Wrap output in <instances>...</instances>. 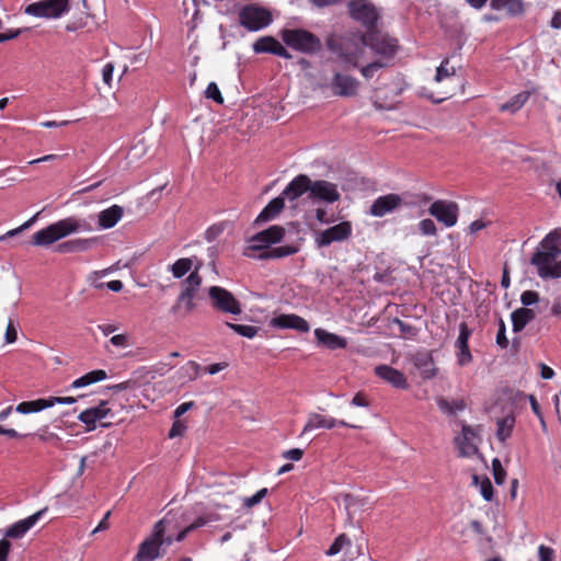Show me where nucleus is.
Masks as SVG:
<instances>
[{"label": "nucleus", "mask_w": 561, "mask_h": 561, "mask_svg": "<svg viewBox=\"0 0 561 561\" xmlns=\"http://www.w3.org/2000/svg\"><path fill=\"white\" fill-rule=\"evenodd\" d=\"M536 318L534 310L529 308H518L511 314L512 325L514 332H520L525 327Z\"/></svg>", "instance_id": "obj_31"}, {"label": "nucleus", "mask_w": 561, "mask_h": 561, "mask_svg": "<svg viewBox=\"0 0 561 561\" xmlns=\"http://www.w3.org/2000/svg\"><path fill=\"white\" fill-rule=\"evenodd\" d=\"M273 21L272 13L256 4H248L239 11V23L250 32L267 27Z\"/></svg>", "instance_id": "obj_7"}, {"label": "nucleus", "mask_w": 561, "mask_h": 561, "mask_svg": "<svg viewBox=\"0 0 561 561\" xmlns=\"http://www.w3.org/2000/svg\"><path fill=\"white\" fill-rule=\"evenodd\" d=\"M111 413L112 411L107 408V402L102 401L98 407L82 411L78 420L87 425L88 431H92L95 428L98 421L107 417Z\"/></svg>", "instance_id": "obj_22"}, {"label": "nucleus", "mask_w": 561, "mask_h": 561, "mask_svg": "<svg viewBox=\"0 0 561 561\" xmlns=\"http://www.w3.org/2000/svg\"><path fill=\"white\" fill-rule=\"evenodd\" d=\"M539 301V294L534 290H525L520 295V302L526 307L531 306Z\"/></svg>", "instance_id": "obj_52"}, {"label": "nucleus", "mask_w": 561, "mask_h": 561, "mask_svg": "<svg viewBox=\"0 0 561 561\" xmlns=\"http://www.w3.org/2000/svg\"><path fill=\"white\" fill-rule=\"evenodd\" d=\"M471 335V330L467 325L466 322H461L459 324V335L456 341V347L458 348V364L460 366H465L469 364L472 359V355L469 350L468 341Z\"/></svg>", "instance_id": "obj_23"}, {"label": "nucleus", "mask_w": 561, "mask_h": 561, "mask_svg": "<svg viewBox=\"0 0 561 561\" xmlns=\"http://www.w3.org/2000/svg\"><path fill=\"white\" fill-rule=\"evenodd\" d=\"M11 542L7 539L0 540V561H8Z\"/></svg>", "instance_id": "obj_62"}, {"label": "nucleus", "mask_w": 561, "mask_h": 561, "mask_svg": "<svg viewBox=\"0 0 561 561\" xmlns=\"http://www.w3.org/2000/svg\"><path fill=\"white\" fill-rule=\"evenodd\" d=\"M226 324L231 330H233L237 334L248 337V339H253L260 330V328L254 327V325L236 324V323H231V322H226Z\"/></svg>", "instance_id": "obj_41"}, {"label": "nucleus", "mask_w": 561, "mask_h": 561, "mask_svg": "<svg viewBox=\"0 0 561 561\" xmlns=\"http://www.w3.org/2000/svg\"><path fill=\"white\" fill-rule=\"evenodd\" d=\"M45 512L46 508L41 510L33 515L14 523L7 529L5 536L9 538L23 537L39 520Z\"/></svg>", "instance_id": "obj_26"}, {"label": "nucleus", "mask_w": 561, "mask_h": 561, "mask_svg": "<svg viewBox=\"0 0 561 561\" xmlns=\"http://www.w3.org/2000/svg\"><path fill=\"white\" fill-rule=\"evenodd\" d=\"M304 456V450L300 448H293L283 453V458L299 461Z\"/></svg>", "instance_id": "obj_58"}, {"label": "nucleus", "mask_w": 561, "mask_h": 561, "mask_svg": "<svg viewBox=\"0 0 561 561\" xmlns=\"http://www.w3.org/2000/svg\"><path fill=\"white\" fill-rule=\"evenodd\" d=\"M402 197L398 194L390 193L379 196L370 206L369 214L374 217H383L398 209L402 205Z\"/></svg>", "instance_id": "obj_18"}, {"label": "nucleus", "mask_w": 561, "mask_h": 561, "mask_svg": "<svg viewBox=\"0 0 561 561\" xmlns=\"http://www.w3.org/2000/svg\"><path fill=\"white\" fill-rule=\"evenodd\" d=\"M16 339H18L16 329L14 328L12 321H10L7 327V330H5V341L8 343H13L16 341Z\"/></svg>", "instance_id": "obj_64"}, {"label": "nucleus", "mask_w": 561, "mask_h": 561, "mask_svg": "<svg viewBox=\"0 0 561 561\" xmlns=\"http://www.w3.org/2000/svg\"><path fill=\"white\" fill-rule=\"evenodd\" d=\"M279 35L288 47L306 55H313L322 47L320 38L304 28H284Z\"/></svg>", "instance_id": "obj_5"}, {"label": "nucleus", "mask_w": 561, "mask_h": 561, "mask_svg": "<svg viewBox=\"0 0 561 561\" xmlns=\"http://www.w3.org/2000/svg\"><path fill=\"white\" fill-rule=\"evenodd\" d=\"M311 190V179L306 174H299L295 176L283 190L282 196L283 198H287L289 201H296L301 197L304 194L309 193Z\"/></svg>", "instance_id": "obj_19"}, {"label": "nucleus", "mask_w": 561, "mask_h": 561, "mask_svg": "<svg viewBox=\"0 0 561 561\" xmlns=\"http://www.w3.org/2000/svg\"><path fill=\"white\" fill-rule=\"evenodd\" d=\"M68 10L69 0H43L28 4L24 12L36 18L56 19Z\"/></svg>", "instance_id": "obj_9"}, {"label": "nucleus", "mask_w": 561, "mask_h": 561, "mask_svg": "<svg viewBox=\"0 0 561 561\" xmlns=\"http://www.w3.org/2000/svg\"><path fill=\"white\" fill-rule=\"evenodd\" d=\"M272 325L280 329H295L306 333L310 330L309 323L297 314H280L272 319Z\"/></svg>", "instance_id": "obj_25"}, {"label": "nucleus", "mask_w": 561, "mask_h": 561, "mask_svg": "<svg viewBox=\"0 0 561 561\" xmlns=\"http://www.w3.org/2000/svg\"><path fill=\"white\" fill-rule=\"evenodd\" d=\"M272 248L253 249L252 255H245L247 257L254 260H272Z\"/></svg>", "instance_id": "obj_54"}, {"label": "nucleus", "mask_w": 561, "mask_h": 561, "mask_svg": "<svg viewBox=\"0 0 561 561\" xmlns=\"http://www.w3.org/2000/svg\"><path fill=\"white\" fill-rule=\"evenodd\" d=\"M352 234L350 221H342L316 234L314 243L318 248L329 247L333 242H342Z\"/></svg>", "instance_id": "obj_14"}, {"label": "nucleus", "mask_w": 561, "mask_h": 561, "mask_svg": "<svg viewBox=\"0 0 561 561\" xmlns=\"http://www.w3.org/2000/svg\"><path fill=\"white\" fill-rule=\"evenodd\" d=\"M531 91H522L515 95H513L508 101L500 105L501 112H508L511 114H515L518 112L529 100L531 95Z\"/></svg>", "instance_id": "obj_34"}, {"label": "nucleus", "mask_w": 561, "mask_h": 561, "mask_svg": "<svg viewBox=\"0 0 561 561\" xmlns=\"http://www.w3.org/2000/svg\"><path fill=\"white\" fill-rule=\"evenodd\" d=\"M491 8L494 10L506 9L510 14L517 15L524 12L523 0H491Z\"/></svg>", "instance_id": "obj_37"}, {"label": "nucleus", "mask_w": 561, "mask_h": 561, "mask_svg": "<svg viewBox=\"0 0 561 561\" xmlns=\"http://www.w3.org/2000/svg\"><path fill=\"white\" fill-rule=\"evenodd\" d=\"M199 369V365L196 362H188L185 366L182 367V370H185L190 378L193 379L197 376Z\"/></svg>", "instance_id": "obj_63"}, {"label": "nucleus", "mask_w": 561, "mask_h": 561, "mask_svg": "<svg viewBox=\"0 0 561 561\" xmlns=\"http://www.w3.org/2000/svg\"><path fill=\"white\" fill-rule=\"evenodd\" d=\"M345 546H351V540L348 539V537L344 534H341L340 536H337L335 538V540L333 541V543L330 546V548L327 550V556H335L339 552L342 551V549L345 547Z\"/></svg>", "instance_id": "obj_43"}, {"label": "nucleus", "mask_w": 561, "mask_h": 561, "mask_svg": "<svg viewBox=\"0 0 561 561\" xmlns=\"http://www.w3.org/2000/svg\"><path fill=\"white\" fill-rule=\"evenodd\" d=\"M480 442L478 430L462 424L461 433L455 437V444L459 457H472L478 454Z\"/></svg>", "instance_id": "obj_13"}, {"label": "nucleus", "mask_w": 561, "mask_h": 561, "mask_svg": "<svg viewBox=\"0 0 561 561\" xmlns=\"http://www.w3.org/2000/svg\"><path fill=\"white\" fill-rule=\"evenodd\" d=\"M173 368V365L169 363H157L151 367V371L158 376H164L168 371Z\"/></svg>", "instance_id": "obj_57"}, {"label": "nucleus", "mask_w": 561, "mask_h": 561, "mask_svg": "<svg viewBox=\"0 0 561 561\" xmlns=\"http://www.w3.org/2000/svg\"><path fill=\"white\" fill-rule=\"evenodd\" d=\"M51 402L48 398H41L32 401H23L15 407V411L21 414L37 413L45 409L51 408Z\"/></svg>", "instance_id": "obj_32"}, {"label": "nucleus", "mask_w": 561, "mask_h": 561, "mask_svg": "<svg viewBox=\"0 0 561 561\" xmlns=\"http://www.w3.org/2000/svg\"><path fill=\"white\" fill-rule=\"evenodd\" d=\"M352 405L367 408L369 407V400L363 392H357L352 399Z\"/></svg>", "instance_id": "obj_59"}, {"label": "nucleus", "mask_w": 561, "mask_h": 561, "mask_svg": "<svg viewBox=\"0 0 561 561\" xmlns=\"http://www.w3.org/2000/svg\"><path fill=\"white\" fill-rule=\"evenodd\" d=\"M336 426H343V427H352V428H358L359 426L347 423L344 420H336L332 416L319 414V413H309L307 417V422L302 428L301 435L319 430V428H325V430H332Z\"/></svg>", "instance_id": "obj_16"}, {"label": "nucleus", "mask_w": 561, "mask_h": 561, "mask_svg": "<svg viewBox=\"0 0 561 561\" xmlns=\"http://www.w3.org/2000/svg\"><path fill=\"white\" fill-rule=\"evenodd\" d=\"M266 494H267V489H265V488L261 489L252 496L245 497L243 500V505L248 508H251V507L257 505L259 503H261V501L266 496Z\"/></svg>", "instance_id": "obj_49"}, {"label": "nucleus", "mask_w": 561, "mask_h": 561, "mask_svg": "<svg viewBox=\"0 0 561 561\" xmlns=\"http://www.w3.org/2000/svg\"><path fill=\"white\" fill-rule=\"evenodd\" d=\"M314 336L319 344L328 347L329 350L346 348L347 346L345 337L328 332L324 329H316Z\"/></svg>", "instance_id": "obj_28"}, {"label": "nucleus", "mask_w": 561, "mask_h": 561, "mask_svg": "<svg viewBox=\"0 0 561 561\" xmlns=\"http://www.w3.org/2000/svg\"><path fill=\"white\" fill-rule=\"evenodd\" d=\"M202 276L198 273V267L190 273L186 279L183 282V290L178 296L175 302L170 309L172 314H186L194 311L196 305L194 302L195 296L202 285Z\"/></svg>", "instance_id": "obj_6"}, {"label": "nucleus", "mask_w": 561, "mask_h": 561, "mask_svg": "<svg viewBox=\"0 0 561 561\" xmlns=\"http://www.w3.org/2000/svg\"><path fill=\"white\" fill-rule=\"evenodd\" d=\"M253 50L256 54L268 53L285 59H290L293 57L291 54L276 38L272 36H264L259 38L253 44Z\"/></svg>", "instance_id": "obj_20"}, {"label": "nucleus", "mask_w": 561, "mask_h": 561, "mask_svg": "<svg viewBox=\"0 0 561 561\" xmlns=\"http://www.w3.org/2000/svg\"><path fill=\"white\" fill-rule=\"evenodd\" d=\"M113 72H114V66L113 64L108 62L106 64L102 69V78L105 84L111 87L112 79H113Z\"/></svg>", "instance_id": "obj_60"}, {"label": "nucleus", "mask_w": 561, "mask_h": 561, "mask_svg": "<svg viewBox=\"0 0 561 561\" xmlns=\"http://www.w3.org/2000/svg\"><path fill=\"white\" fill-rule=\"evenodd\" d=\"M330 87L334 95L350 98L357 94L359 81L352 76L335 72Z\"/></svg>", "instance_id": "obj_17"}, {"label": "nucleus", "mask_w": 561, "mask_h": 561, "mask_svg": "<svg viewBox=\"0 0 561 561\" xmlns=\"http://www.w3.org/2000/svg\"><path fill=\"white\" fill-rule=\"evenodd\" d=\"M386 66H387V65H386L385 62H382V61H379V60H378V61H374V62H370V64H368V65H366V66L362 67V69H360V73H362V76H363L364 78H366V79H370V78H373V77L375 76V73H376L379 69H381V68H383V67H386Z\"/></svg>", "instance_id": "obj_48"}, {"label": "nucleus", "mask_w": 561, "mask_h": 561, "mask_svg": "<svg viewBox=\"0 0 561 561\" xmlns=\"http://www.w3.org/2000/svg\"><path fill=\"white\" fill-rule=\"evenodd\" d=\"M435 401L438 409L446 415H455L457 412H461L467 408V403L463 399L449 400L444 397H437Z\"/></svg>", "instance_id": "obj_33"}, {"label": "nucleus", "mask_w": 561, "mask_h": 561, "mask_svg": "<svg viewBox=\"0 0 561 561\" xmlns=\"http://www.w3.org/2000/svg\"><path fill=\"white\" fill-rule=\"evenodd\" d=\"M417 226H419V230L422 236L433 237V236H436V233H437L436 225H435L434 220H432L430 218L422 219Z\"/></svg>", "instance_id": "obj_45"}, {"label": "nucleus", "mask_w": 561, "mask_h": 561, "mask_svg": "<svg viewBox=\"0 0 561 561\" xmlns=\"http://www.w3.org/2000/svg\"><path fill=\"white\" fill-rule=\"evenodd\" d=\"M285 199L282 195L273 198L259 214L255 224L265 222L274 219L284 208Z\"/></svg>", "instance_id": "obj_30"}, {"label": "nucleus", "mask_w": 561, "mask_h": 561, "mask_svg": "<svg viewBox=\"0 0 561 561\" xmlns=\"http://www.w3.org/2000/svg\"><path fill=\"white\" fill-rule=\"evenodd\" d=\"M309 199L313 202H323L327 204H333L341 198L337 184L325 181V180H311V190L308 195Z\"/></svg>", "instance_id": "obj_15"}, {"label": "nucleus", "mask_w": 561, "mask_h": 561, "mask_svg": "<svg viewBox=\"0 0 561 561\" xmlns=\"http://www.w3.org/2000/svg\"><path fill=\"white\" fill-rule=\"evenodd\" d=\"M455 75L456 68L453 66L449 67V58L446 57L436 69L435 81L442 82L443 80L454 77Z\"/></svg>", "instance_id": "obj_40"}, {"label": "nucleus", "mask_w": 561, "mask_h": 561, "mask_svg": "<svg viewBox=\"0 0 561 561\" xmlns=\"http://www.w3.org/2000/svg\"><path fill=\"white\" fill-rule=\"evenodd\" d=\"M210 305L215 310L224 313L238 316L242 312L240 301L232 293L220 286H211L208 288Z\"/></svg>", "instance_id": "obj_8"}, {"label": "nucleus", "mask_w": 561, "mask_h": 561, "mask_svg": "<svg viewBox=\"0 0 561 561\" xmlns=\"http://www.w3.org/2000/svg\"><path fill=\"white\" fill-rule=\"evenodd\" d=\"M530 264L542 279L561 278V228L546 234L533 254Z\"/></svg>", "instance_id": "obj_1"}, {"label": "nucleus", "mask_w": 561, "mask_h": 561, "mask_svg": "<svg viewBox=\"0 0 561 561\" xmlns=\"http://www.w3.org/2000/svg\"><path fill=\"white\" fill-rule=\"evenodd\" d=\"M428 213L445 227L450 228L458 221L459 207L455 202L437 199L431 204Z\"/></svg>", "instance_id": "obj_11"}, {"label": "nucleus", "mask_w": 561, "mask_h": 561, "mask_svg": "<svg viewBox=\"0 0 561 561\" xmlns=\"http://www.w3.org/2000/svg\"><path fill=\"white\" fill-rule=\"evenodd\" d=\"M93 228L89 221L75 216L66 217L36 231L32 236V244L47 248L55 242L78 232H90Z\"/></svg>", "instance_id": "obj_2"}, {"label": "nucleus", "mask_w": 561, "mask_h": 561, "mask_svg": "<svg viewBox=\"0 0 561 561\" xmlns=\"http://www.w3.org/2000/svg\"><path fill=\"white\" fill-rule=\"evenodd\" d=\"M167 518H162L153 526L152 533L139 546L134 561H154L161 558L165 548L173 542L171 536H167Z\"/></svg>", "instance_id": "obj_4"}, {"label": "nucleus", "mask_w": 561, "mask_h": 561, "mask_svg": "<svg viewBox=\"0 0 561 561\" xmlns=\"http://www.w3.org/2000/svg\"><path fill=\"white\" fill-rule=\"evenodd\" d=\"M359 39L362 46L357 49L350 50L347 48H341L339 51V56L343 61L353 67L358 66L365 46H368L376 55L382 58H392L399 49V44L396 38L381 33L376 32L371 33V35H362Z\"/></svg>", "instance_id": "obj_3"}, {"label": "nucleus", "mask_w": 561, "mask_h": 561, "mask_svg": "<svg viewBox=\"0 0 561 561\" xmlns=\"http://www.w3.org/2000/svg\"><path fill=\"white\" fill-rule=\"evenodd\" d=\"M35 436H37L41 442L51 444L55 447H59L61 444V438L56 433L49 432L47 426L39 428L35 433Z\"/></svg>", "instance_id": "obj_42"}, {"label": "nucleus", "mask_w": 561, "mask_h": 561, "mask_svg": "<svg viewBox=\"0 0 561 561\" xmlns=\"http://www.w3.org/2000/svg\"><path fill=\"white\" fill-rule=\"evenodd\" d=\"M193 267V260L191 257H182L176 260L173 264L168 266L169 272L174 278H182Z\"/></svg>", "instance_id": "obj_38"}, {"label": "nucleus", "mask_w": 561, "mask_h": 561, "mask_svg": "<svg viewBox=\"0 0 561 561\" xmlns=\"http://www.w3.org/2000/svg\"><path fill=\"white\" fill-rule=\"evenodd\" d=\"M272 260L283 259L296 254L299 251L297 245H280L272 248Z\"/></svg>", "instance_id": "obj_44"}, {"label": "nucleus", "mask_w": 561, "mask_h": 561, "mask_svg": "<svg viewBox=\"0 0 561 561\" xmlns=\"http://www.w3.org/2000/svg\"><path fill=\"white\" fill-rule=\"evenodd\" d=\"M110 341L114 346H117V347L128 346V335H126V334L113 335Z\"/></svg>", "instance_id": "obj_61"}, {"label": "nucleus", "mask_w": 561, "mask_h": 561, "mask_svg": "<svg viewBox=\"0 0 561 561\" xmlns=\"http://www.w3.org/2000/svg\"><path fill=\"white\" fill-rule=\"evenodd\" d=\"M285 237V229L274 225L267 229L257 232L249 239V244L244 248L243 255H252L253 249L270 248L272 244L280 242Z\"/></svg>", "instance_id": "obj_10"}, {"label": "nucleus", "mask_w": 561, "mask_h": 561, "mask_svg": "<svg viewBox=\"0 0 561 561\" xmlns=\"http://www.w3.org/2000/svg\"><path fill=\"white\" fill-rule=\"evenodd\" d=\"M472 481L474 485L479 486L482 497L490 502L493 499V485L488 477H479L473 474Z\"/></svg>", "instance_id": "obj_39"}, {"label": "nucleus", "mask_w": 561, "mask_h": 561, "mask_svg": "<svg viewBox=\"0 0 561 561\" xmlns=\"http://www.w3.org/2000/svg\"><path fill=\"white\" fill-rule=\"evenodd\" d=\"M414 367L420 371L422 378L431 379L436 376V368L431 352H416L411 357Z\"/></svg>", "instance_id": "obj_24"}, {"label": "nucleus", "mask_w": 561, "mask_h": 561, "mask_svg": "<svg viewBox=\"0 0 561 561\" xmlns=\"http://www.w3.org/2000/svg\"><path fill=\"white\" fill-rule=\"evenodd\" d=\"M93 286L96 289H103L104 287H106L110 290L115 291V293H118V291H121L123 289V283L121 280H118V279L111 280V282H107V283L94 282Z\"/></svg>", "instance_id": "obj_51"}, {"label": "nucleus", "mask_w": 561, "mask_h": 561, "mask_svg": "<svg viewBox=\"0 0 561 561\" xmlns=\"http://www.w3.org/2000/svg\"><path fill=\"white\" fill-rule=\"evenodd\" d=\"M98 238L73 239L59 243L56 248V251L58 253L84 252L90 250Z\"/></svg>", "instance_id": "obj_29"}, {"label": "nucleus", "mask_w": 561, "mask_h": 561, "mask_svg": "<svg viewBox=\"0 0 561 561\" xmlns=\"http://www.w3.org/2000/svg\"><path fill=\"white\" fill-rule=\"evenodd\" d=\"M375 374L380 379L385 380L392 387L397 389H408L409 382L400 370L389 366V365H379L375 368Z\"/></svg>", "instance_id": "obj_21"}, {"label": "nucleus", "mask_w": 561, "mask_h": 561, "mask_svg": "<svg viewBox=\"0 0 561 561\" xmlns=\"http://www.w3.org/2000/svg\"><path fill=\"white\" fill-rule=\"evenodd\" d=\"M493 477L496 484H503L506 478V471L502 467L500 459L494 458L492 460Z\"/></svg>", "instance_id": "obj_46"}, {"label": "nucleus", "mask_w": 561, "mask_h": 561, "mask_svg": "<svg viewBox=\"0 0 561 561\" xmlns=\"http://www.w3.org/2000/svg\"><path fill=\"white\" fill-rule=\"evenodd\" d=\"M106 377H107V374L103 369L92 370V371H89L85 375L79 377L78 379L73 380L70 387L73 389L87 387L94 382L102 381V380L106 379Z\"/></svg>", "instance_id": "obj_36"}, {"label": "nucleus", "mask_w": 561, "mask_h": 561, "mask_svg": "<svg viewBox=\"0 0 561 561\" xmlns=\"http://www.w3.org/2000/svg\"><path fill=\"white\" fill-rule=\"evenodd\" d=\"M205 96L207 99H210L213 101H215L217 104H222L224 103V98L221 95V92L217 85V83L215 82H210L206 90H205Z\"/></svg>", "instance_id": "obj_47"}, {"label": "nucleus", "mask_w": 561, "mask_h": 561, "mask_svg": "<svg viewBox=\"0 0 561 561\" xmlns=\"http://www.w3.org/2000/svg\"><path fill=\"white\" fill-rule=\"evenodd\" d=\"M186 424L183 421L176 420L173 422L172 427L169 432V437L174 438L184 435L186 431Z\"/></svg>", "instance_id": "obj_55"}, {"label": "nucleus", "mask_w": 561, "mask_h": 561, "mask_svg": "<svg viewBox=\"0 0 561 561\" xmlns=\"http://www.w3.org/2000/svg\"><path fill=\"white\" fill-rule=\"evenodd\" d=\"M496 344L501 348H506L508 346V339L506 336V327L503 319H500L499 321V330L496 333Z\"/></svg>", "instance_id": "obj_50"}, {"label": "nucleus", "mask_w": 561, "mask_h": 561, "mask_svg": "<svg viewBox=\"0 0 561 561\" xmlns=\"http://www.w3.org/2000/svg\"><path fill=\"white\" fill-rule=\"evenodd\" d=\"M124 209L119 205H112L98 215V225L101 229L113 228L123 217Z\"/></svg>", "instance_id": "obj_27"}, {"label": "nucleus", "mask_w": 561, "mask_h": 561, "mask_svg": "<svg viewBox=\"0 0 561 561\" xmlns=\"http://www.w3.org/2000/svg\"><path fill=\"white\" fill-rule=\"evenodd\" d=\"M224 230H225V226L222 224L214 225V226L209 227L205 232L206 240L207 241L215 240L217 237H219L224 232Z\"/></svg>", "instance_id": "obj_56"}, {"label": "nucleus", "mask_w": 561, "mask_h": 561, "mask_svg": "<svg viewBox=\"0 0 561 561\" xmlns=\"http://www.w3.org/2000/svg\"><path fill=\"white\" fill-rule=\"evenodd\" d=\"M393 323H396L399 327L402 335L408 336V337H413L416 335V329L414 327L403 322L402 320L396 318V319H393Z\"/></svg>", "instance_id": "obj_53"}, {"label": "nucleus", "mask_w": 561, "mask_h": 561, "mask_svg": "<svg viewBox=\"0 0 561 561\" xmlns=\"http://www.w3.org/2000/svg\"><path fill=\"white\" fill-rule=\"evenodd\" d=\"M515 422L516 420L514 415H506L505 417L497 420L496 438L501 443L504 444L511 437L515 427Z\"/></svg>", "instance_id": "obj_35"}, {"label": "nucleus", "mask_w": 561, "mask_h": 561, "mask_svg": "<svg viewBox=\"0 0 561 561\" xmlns=\"http://www.w3.org/2000/svg\"><path fill=\"white\" fill-rule=\"evenodd\" d=\"M353 20L360 22L368 28H374L378 21V13L373 3L366 0H352L347 4Z\"/></svg>", "instance_id": "obj_12"}]
</instances>
